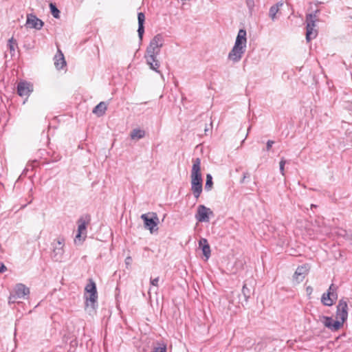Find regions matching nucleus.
<instances>
[{"label":"nucleus","mask_w":352,"mask_h":352,"mask_svg":"<svg viewBox=\"0 0 352 352\" xmlns=\"http://www.w3.org/2000/svg\"><path fill=\"white\" fill-rule=\"evenodd\" d=\"M246 34V31L244 29L239 30L234 45L228 56V58L233 63L239 62L245 52Z\"/></svg>","instance_id":"f257e3e1"},{"label":"nucleus","mask_w":352,"mask_h":352,"mask_svg":"<svg viewBox=\"0 0 352 352\" xmlns=\"http://www.w3.org/2000/svg\"><path fill=\"white\" fill-rule=\"evenodd\" d=\"M191 191L196 199H198L203 190V179L201 173V160H193L191 170Z\"/></svg>","instance_id":"f03ea898"},{"label":"nucleus","mask_w":352,"mask_h":352,"mask_svg":"<svg viewBox=\"0 0 352 352\" xmlns=\"http://www.w3.org/2000/svg\"><path fill=\"white\" fill-rule=\"evenodd\" d=\"M164 43V38L162 34H157L150 41L146 50L145 57H148V60L153 61L154 58L160 54V50Z\"/></svg>","instance_id":"7ed1b4c3"},{"label":"nucleus","mask_w":352,"mask_h":352,"mask_svg":"<svg viewBox=\"0 0 352 352\" xmlns=\"http://www.w3.org/2000/svg\"><path fill=\"white\" fill-rule=\"evenodd\" d=\"M86 307L90 308L91 311H94L97 307L98 292L96 285L93 279L89 278V283L85 288Z\"/></svg>","instance_id":"20e7f679"},{"label":"nucleus","mask_w":352,"mask_h":352,"mask_svg":"<svg viewBox=\"0 0 352 352\" xmlns=\"http://www.w3.org/2000/svg\"><path fill=\"white\" fill-rule=\"evenodd\" d=\"M91 217L88 214L80 217L78 220V232L74 239L75 243H77L78 242L81 243L86 238L87 226L89 223Z\"/></svg>","instance_id":"39448f33"},{"label":"nucleus","mask_w":352,"mask_h":352,"mask_svg":"<svg viewBox=\"0 0 352 352\" xmlns=\"http://www.w3.org/2000/svg\"><path fill=\"white\" fill-rule=\"evenodd\" d=\"M317 19L316 14H308L306 16V40L309 42L311 40L315 38L318 34L317 30L315 29L316 21Z\"/></svg>","instance_id":"423d86ee"},{"label":"nucleus","mask_w":352,"mask_h":352,"mask_svg":"<svg viewBox=\"0 0 352 352\" xmlns=\"http://www.w3.org/2000/svg\"><path fill=\"white\" fill-rule=\"evenodd\" d=\"M65 245L64 239H58L52 243V258L55 261H60L64 254L63 247Z\"/></svg>","instance_id":"0eeeda50"},{"label":"nucleus","mask_w":352,"mask_h":352,"mask_svg":"<svg viewBox=\"0 0 352 352\" xmlns=\"http://www.w3.org/2000/svg\"><path fill=\"white\" fill-rule=\"evenodd\" d=\"M336 289V287H335L333 284H331L327 292L322 294L321 297V302L324 305L330 307L334 304L338 298Z\"/></svg>","instance_id":"6e6552de"},{"label":"nucleus","mask_w":352,"mask_h":352,"mask_svg":"<svg viewBox=\"0 0 352 352\" xmlns=\"http://www.w3.org/2000/svg\"><path fill=\"white\" fill-rule=\"evenodd\" d=\"M348 317V305L345 300H340L337 305L336 320H339L342 327Z\"/></svg>","instance_id":"1a4fd4ad"},{"label":"nucleus","mask_w":352,"mask_h":352,"mask_svg":"<svg viewBox=\"0 0 352 352\" xmlns=\"http://www.w3.org/2000/svg\"><path fill=\"white\" fill-rule=\"evenodd\" d=\"M209 215H213V212L204 205H199L197 208L195 218L199 222H208Z\"/></svg>","instance_id":"9d476101"},{"label":"nucleus","mask_w":352,"mask_h":352,"mask_svg":"<svg viewBox=\"0 0 352 352\" xmlns=\"http://www.w3.org/2000/svg\"><path fill=\"white\" fill-rule=\"evenodd\" d=\"M153 218H148L146 214L141 215V219L144 221L145 228L150 230L151 233H153L154 230H157L158 217L155 213H153Z\"/></svg>","instance_id":"9b49d317"},{"label":"nucleus","mask_w":352,"mask_h":352,"mask_svg":"<svg viewBox=\"0 0 352 352\" xmlns=\"http://www.w3.org/2000/svg\"><path fill=\"white\" fill-rule=\"evenodd\" d=\"M320 320L325 327L332 331H336L342 327L339 320H333L331 317L322 316L320 318Z\"/></svg>","instance_id":"f8f14e48"},{"label":"nucleus","mask_w":352,"mask_h":352,"mask_svg":"<svg viewBox=\"0 0 352 352\" xmlns=\"http://www.w3.org/2000/svg\"><path fill=\"white\" fill-rule=\"evenodd\" d=\"M33 91V86L31 83L22 81L17 85V93L20 96L28 97Z\"/></svg>","instance_id":"ddd939ff"},{"label":"nucleus","mask_w":352,"mask_h":352,"mask_svg":"<svg viewBox=\"0 0 352 352\" xmlns=\"http://www.w3.org/2000/svg\"><path fill=\"white\" fill-rule=\"evenodd\" d=\"M44 25V23L36 17L33 14H28L27 15L26 25L30 28H34L36 30H41Z\"/></svg>","instance_id":"4468645a"},{"label":"nucleus","mask_w":352,"mask_h":352,"mask_svg":"<svg viewBox=\"0 0 352 352\" xmlns=\"http://www.w3.org/2000/svg\"><path fill=\"white\" fill-rule=\"evenodd\" d=\"M308 270L309 269L307 265L299 266L294 274V280H295L296 283L302 282L305 275L307 274Z\"/></svg>","instance_id":"2eb2a0df"},{"label":"nucleus","mask_w":352,"mask_h":352,"mask_svg":"<svg viewBox=\"0 0 352 352\" xmlns=\"http://www.w3.org/2000/svg\"><path fill=\"white\" fill-rule=\"evenodd\" d=\"M14 293L19 298H25L30 294V289L25 285L18 283L14 287Z\"/></svg>","instance_id":"dca6fc26"},{"label":"nucleus","mask_w":352,"mask_h":352,"mask_svg":"<svg viewBox=\"0 0 352 352\" xmlns=\"http://www.w3.org/2000/svg\"><path fill=\"white\" fill-rule=\"evenodd\" d=\"M284 3L283 1H280L273 5L269 10L270 18L274 21L278 19L277 14L280 13V8L283 6Z\"/></svg>","instance_id":"f3484780"},{"label":"nucleus","mask_w":352,"mask_h":352,"mask_svg":"<svg viewBox=\"0 0 352 352\" xmlns=\"http://www.w3.org/2000/svg\"><path fill=\"white\" fill-rule=\"evenodd\" d=\"M199 247L202 250L203 254L206 257V259H208L210 256L211 251L207 239L201 238L199 241Z\"/></svg>","instance_id":"a211bd4d"},{"label":"nucleus","mask_w":352,"mask_h":352,"mask_svg":"<svg viewBox=\"0 0 352 352\" xmlns=\"http://www.w3.org/2000/svg\"><path fill=\"white\" fill-rule=\"evenodd\" d=\"M138 36L140 40V41H142L143 34L144 33V23L145 21V16L143 12H139L138 14Z\"/></svg>","instance_id":"6ab92c4d"},{"label":"nucleus","mask_w":352,"mask_h":352,"mask_svg":"<svg viewBox=\"0 0 352 352\" xmlns=\"http://www.w3.org/2000/svg\"><path fill=\"white\" fill-rule=\"evenodd\" d=\"M54 65L58 69H63L66 65L63 54L60 50H58V54L54 57Z\"/></svg>","instance_id":"aec40b11"},{"label":"nucleus","mask_w":352,"mask_h":352,"mask_svg":"<svg viewBox=\"0 0 352 352\" xmlns=\"http://www.w3.org/2000/svg\"><path fill=\"white\" fill-rule=\"evenodd\" d=\"M107 109V104L104 102H100L93 109V113L98 116H102L104 114Z\"/></svg>","instance_id":"412c9836"},{"label":"nucleus","mask_w":352,"mask_h":352,"mask_svg":"<svg viewBox=\"0 0 352 352\" xmlns=\"http://www.w3.org/2000/svg\"><path fill=\"white\" fill-rule=\"evenodd\" d=\"M145 58L146 60V63L149 65L150 68L152 70H153L157 73H160V70H158V69L160 67V63L159 60H157L156 57L154 58L153 61L148 60V57H145Z\"/></svg>","instance_id":"4be33fe9"},{"label":"nucleus","mask_w":352,"mask_h":352,"mask_svg":"<svg viewBox=\"0 0 352 352\" xmlns=\"http://www.w3.org/2000/svg\"><path fill=\"white\" fill-rule=\"evenodd\" d=\"M145 135V131L140 129H133L130 134L132 140H139L143 138Z\"/></svg>","instance_id":"5701e85b"},{"label":"nucleus","mask_w":352,"mask_h":352,"mask_svg":"<svg viewBox=\"0 0 352 352\" xmlns=\"http://www.w3.org/2000/svg\"><path fill=\"white\" fill-rule=\"evenodd\" d=\"M8 46L9 47L11 56H14L16 53V49L18 47L16 41L12 37L8 40Z\"/></svg>","instance_id":"b1692460"},{"label":"nucleus","mask_w":352,"mask_h":352,"mask_svg":"<svg viewBox=\"0 0 352 352\" xmlns=\"http://www.w3.org/2000/svg\"><path fill=\"white\" fill-rule=\"evenodd\" d=\"M212 177L210 174H207L206 175V181L205 184V190L207 191H210L212 188Z\"/></svg>","instance_id":"393cba45"},{"label":"nucleus","mask_w":352,"mask_h":352,"mask_svg":"<svg viewBox=\"0 0 352 352\" xmlns=\"http://www.w3.org/2000/svg\"><path fill=\"white\" fill-rule=\"evenodd\" d=\"M50 7L51 13L53 15V16L56 19L59 18L60 11L56 8V6L53 3H50Z\"/></svg>","instance_id":"a878e982"},{"label":"nucleus","mask_w":352,"mask_h":352,"mask_svg":"<svg viewBox=\"0 0 352 352\" xmlns=\"http://www.w3.org/2000/svg\"><path fill=\"white\" fill-rule=\"evenodd\" d=\"M242 293H243V295L244 296L245 301H248V298L250 297V292L249 289L246 287L245 284H244L243 286Z\"/></svg>","instance_id":"bb28decb"},{"label":"nucleus","mask_w":352,"mask_h":352,"mask_svg":"<svg viewBox=\"0 0 352 352\" xmlns=\"http://www.w3.org/2000/svg\"><path fill=\"white\" fill-rule=\"evenodd\" d=\"M285 163H286V161L284 158H282L279 163L280 171L283 175H285L284 167H285Z\"/></svg>","instance_id":"cd10ccee"},{"label":"nucleus","mask_w":352,"mask_h":352,"mask_svg":"<svg viewBox=\"0 0 352 352\" xmlns=\"http://www.w3.org/2000/svg\"><path fill=\"white\" fill-rule=\"evenodd\" d=\"M19 298L16 294L14 293L13 294H11L10 297H9V300H8V303L10 305V304H14L16 302V300Z\"/></svg>","instance_id":"c85d7f7f"},{"label":"nucleus","mask_w":352,"mask_h":352,"mask_svg":"<svg viewBox=\"0 0 352 352\" xmlns=\"http://www.w3.org/2000/svg\"><path fill=\"white\" fill-rule=\"evenodd\" d=\"M160 278L156 277L155 278H151L150 279V283L151 285L155 287H158V282H159Z\"/></svg>","instance_id":"c756f323"},{"label":"nucleus","mask_w":352,"mask_h":352,"mask_svg":"<svg viewBox=\"0 0 352 352\" xmlns=\"http://www.w3.org/2000/svg\"><path fill=\"white\" fill-rule=\"evenodd\" d=\"M274 144V142L273 140H268L266 144V150L267 151H270Z\"/></svg>","instance_id":"7c9ffc66"},{"label":"nucleus","mask_w":352,"mask_h":352,"mask_svg":"<svg viewBox=\"0 0 352 352\" xmlns=\"http://www.w3.org/2000/svg\"><path fill=\"white\" fill-rule=\"evenodd\" d=\"M247 6L249 8H252L254 6V0H246Z\"/></svg>","instance_id":"2f4dec72"},{"label":"nucleus","mask_w":352,"mask_h":352,"mask_svg":"<svg viewBox=\"0 0 352 352\" xmlns=\"http://www.w3.org/2000/svg\"><path fill=\"white\" fill-rule=\"evenodd\" d=\"M250 177V174L248 173H244L243 176L241 180V183H244L246 178Z\"/></svg>","instance_id":"473e14b6"},{"label":"nucleus","mask_w":352,"mask_h":352,"mask_svg":"<svg viewBox=\"0 0 352 352\" xmlns=\"http://www.w3.org/2000/svg\"><path fill=\"white\" fill-rule=\"evenodd\" d=\"M6 270H7L6 266L3 263H1V265H0V273H3Z\"/></svg>","instance_id":"72a5a7b5"},{"label":"nucleus","mask_w":352,"mask_h":352,"mask_svg":"<svg viewBox=\"0 0 352 352\" xmlns=\"http://www.w3.org/2000/svg\"><path fill=\"white\" fill-rule=\"evenodd\" d=\"M131 262H132V258H131V256H127V257L126 258V259H125V264H126V265H131Z\"/></svg>","instance_id":"f704fd0d"},{"label":"nucleus","mask_w":352,"mask_h":352,"mask_svg":"<svg viewBox=\"0 0 352 352\" xmlns=\"http://www.w3.org/2000/svg\"><path fill=\"white\" fill-rule=\"evenodd\" d=\"M312 290H313V289H312V287H311L309 286V287H307V292L309 294H311Z\"/></svg>","instance_id":"c9c22d12"},{"label":"nucleus","mask_w":352,"mask_h":352,"mask_svg":"<svg viewBox=\"0 0 352 352\" xmlns=\"http://www.w3.org/2000/svg\"><path fill=\"white\" fill-rule=\"evenodd\" d=\"M311 208H316V205H314V204H311Z\"/></svg>","instance_id":"e433bc0d"},{"label":"nucleus","mask_w":352,"mask_h":352,"mask_svg":"<svg viewBox=\"0 0 352 352\" xmlns=\"http://www.w3.org/2000/svg\"><path fill=\"white\" fill-rule=\"evenodd\" d=\"M208 130H209V129L206 127V128L205 129V133H207V131H208Z\"/></svg>","instance_id":"4c0bfd02"}]
</instances>
